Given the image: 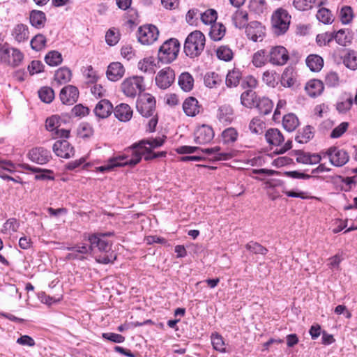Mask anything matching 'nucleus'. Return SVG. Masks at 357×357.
Segmentation results:
<instances>
[{"mask_svg":"<svg viewBox=\"0 0 357 357\" xmlns=\"http://www.w3.org/2000/svg\"><path fill=\"white\" fill-rule=\"evenodd\" d=\"M331 163L335 167H342L349 160V153L344 149L331 146L325 153Z\"/></svg>","mask_w":357,"mask_h":357,"instance_id":"obj_11","label":"nucleus"},{"mask_svg":"<svg viewBox=\"0 0 357 357\" xmlns=\"http://www.w3.org/2000/svg\"><path fill=\"white\" fill-rule=\"evenodd\" d=\"M316 16L317 20L324 24H331L333 21L331 11L325 8H319Z\"/></svg>","mask_w":357,"mask_h":357,"instance_id":"obj_54","label":"nucleus"},{"mask_svg":"<svg viewBox=\"0 0 357 357\" xmlns=\"http://www.w3.org/2000/svg\"><path fill=\"white\" fill-rule=\"evenodd\" d=\"M205 36L199 31L190 33L184 43V52L188 56L194 58L203 52L205 47Z\"/></svg>","mask_w":357,"mask_h":357,"instance_id":"obj_3","label":"nucleus"},{"mask_svg":"<svg viewBox=\"0 0 357 357\" xmlns=\"http://www.w3.org/2000/svg\"><path fill=\"white\" fill-rule=\"evenodd\" d=\"M46 38L43 34H37L31 40V47L36 51H40L46 45Z\"/></svg>","mask_w":357,"mask_h":357,"instance_id":"obj_51","label":"nucleus"},{"mask_svg":"<svg viewBox=\"0 0 357 357\" xmlns=\"http://www.w3.org/2000/svg\"><path fill=\"white\" fill-rule=\"evenodd\" d=\"M267 58L265 50H261L254 54L252 62L255 67L260 68L266 64Z\"/></svg>","mask_w":357,"mask_h":357,"instance_id":"obj_55","label":"nucleus"},{"mask_svg":"<svg viewBox=\"0 0 357 357\" xmlns=\"http://www.w3.org/2000/svg\"><path fill=\"white\" fill-rule=\"evenodd\" d=\"M294 6L298 10L305 11L319 6L320 2H316V0H294Z\"/></svg>","mask_w":357,"mask_h":357,"instance_id":"obj_42","label":"nucleus"},{"mask_svg":"<svg viewBox=\"0 0 357 357\" xmlns=\"http://www.w3.org/2000/svg\"><path fill=\"white\" fill-rule=\"evenodd\" d=\"M115 116L121 121L126 122L132 116V110L128 104L121 103L116 107L114 110Z\"/></svg>","mask_w":357,"mask_h":357,"instance_id":"obj_27","label":"nucleus"},{"mask_svg":"<svg viewBox=\"0 0 357 357\" xmlns=\"http://www.w3.org/2000/svg\"><path fill=\"white\" fill-rule=\"evenodd\" d=\"M238 136V132L236 128L229 127L224 130L222 132L221 137L224 144H230L235 142Z\"/></svg>","mask_w":357,"mask_h":357,"instance_id":"obj_41","label":"nucleus"},{"mask_svg":"<svg viewBox=\"0 0 357 357\" xmlns=\"http://www.w3.org/2000/svg\"><path fill=\"white\" fill-rule=\"evenodd\" d=\"M24 59L23 53L18 49L3 45L0 47V60L9 66L17 67Z\"/></svg>","mask_w":357,"mask_h":357,"instance_id":"obj_9","label":"nucleus"},{"mask_svg":"<svg viewBox=\"0 0 357 357\" xmlns=\"http://www.w3.org/2000/svg\"><path fill=\"white\" fill-rule=\"evenodd\" d=\"M112 233L92 234L88 236V241L90 243L91 251L96 254V249L100 252L96 255L95 259L99 264H112L116 257L112 250V243L105 239L107 236H111Z\"/></svg>","mask_w":357,"mask_h":357,"instance_id":"obj_1","label":"nucleus"},{"mask_svg":"<svg viewBox=\"0 0 357 357\" xmlns=\"http://www.w3.org/2000/svg\"><path fill=\"white\" fill-rule=\"evenodd\" d=\"M12 36L17 43L26 41L29 37L28 26L23 24H18L12 30Z\"/></svg>","mask_w":357,"mask_h":357,"instance_id":"obj_26","label":"nucleus"},{"mask_svg":"<svg viewBox=\"0 0 357 357\" xmlns=\"http://www.w3.org/2000/svg\"><path fill=\"white\" fill-rule=\"evenodd\" d=\"M199 150L206 153V155H213V158L216 160H227L235 155L234 152L231 151H221L220 146L200 149L197 146H181L176 149V151L178 154L192 153L197 152Z\"/></svg>","mask_w":357,"mask_h":357,"instance_id":"obj_4","label":"nucleus"},{"mask_svg":"<svg viewBox=\"0 0 357 357\" xmlns=\"http://www.w3.org/2000/svg\"><path fill=\"white\" fill-rule=\"evenodd\" d=\"M126 165L135 166L131 163V158L128 153L110 158L107 164L96 167V171L100 172H109L115 167Z\"/></svg>","mask_w":357,"mask_h":357,"instance_id":"obj_15","label":"nucleus"},{"mask_svg":"<svg viewBox=\"0 0 357 357\" xmlns=\"http://www.w3.org/2000/svg\"><path fill=\"white\" fill-rule=\"evenodd\" d=\"M155 98L150 93L141 94L137 100V110L144 117H150L155 113Z\"/></svg>","mask_w":357,"mask_h":357,"instance_id":"obj_10","label":"nucleus"},{"mask_svg":"<svg viewBox=\"0 0 357 357\" xmlns=\"http://www.w3.org/2000/svg\"><path fill=\"white\" fill-rule=\"evenodd\" d=\"M79 135L82 138L90 137L93 135V128L88 123H82L79 128Z\"/></svg>","mask_w":357,"mask_h":357,"instance_id":"obj_62","label":"nucleus"},{"mask_svg":"<svg viewBox=\"0 0 357 357\" xmlns=\"http://www.w3.org/2000/svg\"><path fill=\"white\" fill-rule=\"evenodd\" d=\"M28 155L31 161L39 165L46 164L52 158L50 152L43 147L32 149Z\"/></svg>","mask_w":357,"mask_h":357,"instance_id":"obj_20","label":"nucleus"},{"mask_svg":"<svg viewBox=\"0 0 357 357\" xmlns=\"http://www.w3.org/2000/svg\"><path fill=\"white\" fill-rule=\"evenodd\" d=\"M201 20L205 24L214 23L218 17L217 12L213 9H208L203 13H199Z\"/></svg>","mask_w":357,"mask_h":357,"instance_id":"obj_57","label":"nucleus"},{"mask_svg":"<svg viewBox=\"0 0 357 357\" xmlns=\"http://www.w3.org/2000/svg\"><path fill=\"white\" fill-rule=\"evenodd\" d=\"M242 78V74L239 69L234 68L229 70L227 75L225 83L228 87H236L238 85Z\"/></svg>","mask_w":357,"mask_h":357,"instance_id":"obj_35","label":"nucleus"},{"mask_svg":"<svg viewBox=\"0 0 357 357\" xmlns=\"http://www.w3.org/2000/svg\"><path fill=\"white\" fill-rule=\"evenodd\" d=\"M340 17L343 24L350 23L354 17L352 8L347 6H343L340 10Z\"/></svg>","mask_w":357,"mask_h":357,"instance_id":"obj_58","label":"nucleus"},{"mask_svg":"<svg viewBox=\"0 0 357 357\" xmlns=\"http://www.w3.org/2000/svg\"><path fill=\"white\" fill-rule=\"evenodd\" d=\"M216 55L220 60L229 61L233 59V52L227 46H220L216 50Z\"/></svg>","mask_w":357,"mask_h":357,"instance_id":"obj_53","label":"nucleus"},{"mask_svg":"<svg viewBox=\"0 0 357 357\" xmlns=\"http://www.w3.org/2000/svg\"><path fill=\"white\" fill-rule=\"evenodd\" d=\"M299 125V121L298 117L292 113H289L283 116L282 126L283 128L288 132H292Z\"/></svg>","mask_w":357,"mask_h":357,"instance_id":"obj_34","label":"nucleus"},{"mask_svg":"<svg viewBox=\"0 0 357 357\" xmlns=\"http://www.w3.org/2000/svg\"><path fill=\"white\" fill-rule=\"evenodd\" d=\"M83 74L89 83H95L98 80V76L97 73L93 70L91 66L86 67L83 71Z\"/></svg>","mask_w":357,"mask_h":357,"instance_id":"obj_61","label":"nucleus"},{"mask_svg":"<svg viewBox=\"0 0 357 357\" xmlns=\"http://www.w3.org/2000/svg\"><path fill=\"white\" fill-rule=\"evenodd\" d=\"M306 64L312 71L318 72L324 66V60L319 55L310 54L306 59Z\"/></svg>","mask_w":357,"mask_h":357,"instance_id":"obj_36","label":"nucleus"},{"mask_svg":"<svg viewBox=\"0 0 357 357\" xmlns=\"http://www.w3.org/2000/svg\"><path fill=\"white\" fill-rule=\"evenodd\" d=\"M245 248L255 255H265L268 252V250L265 247L255 241H250L248 243L245 245Z\"/></svg>","mask_w":357,"mask_h":357,"instance_id":"obj_52","label":"nucleus"},{"mask_svg":"<svg viewBox=\"0 0 357 357\" xmlns=\"http://www.w3.org/2000/svg\"><path fill=\"white\" fill-rule=\"evenodd\" d=\"M226 28L221 23H215L211 27L209 36L214 41L220 40L225 35Z\"/></svg>","mask_w":357,"mask_h":357,"instance_id":"obj_39","label":"nucleus"},{"mask_svg":"<svg viewBox=\"0 0 357 357\" xmlns=\"http://www.w3.org/2000/svg\"><path fill=\"white\" fill-rule=\"evenodd\" d=\"M211 340L215 350L221 353L227 352L223 337L220 334L218 333H212Z\"/></svg>","mask_w":357,"mask_h":357,"instance_id":"obj_43","label":"nucleus"},{"mask_svg":"<svg viewBox=\"0 0 357 357\" xmlns=\"http://www.w3.org/2000/svg\"><path fill=\"white\" fill-rule=\"evenodd\" d=\"M352 104V98L349 97L345 100L337 102L336 104V109L340 113H346L350 109Z\"/></svg>","mask_w":357,"mask_h":357,"instance_id":"obj_60","label":"nucleus"},{"mask_svg":"<svg viewBox=\"0 0 357 357\" xmlns=\"http://www.w3.org/2000/svg\"><path fill=\"white\" fill-rule=\"evenodd\" d=\"M179 50L178 40L176 38H170L160 47L158 59L162 63H170L176 59Z\"/></svg>","mask_w":357,"mask_h":357,"instance_id":"obj_5","label":"nucleus"},{"mask_svg":"<svg viewBox=\"0 0 357 357\" xmlns=\"http://www.w3.org/2000/svg\"><path fill=\"white\" fill-rule=\"evenodd\" d=\"M120 35L119 31L115 29H110L105 35L106 43L110 45H115L119 40Z\"/></svg>","mask_w":357,"mask_h":357,"instance_id":"obj_59","label":"nucleus"},{"mask_svg":"<svg viewBox=\"0 0 357 357\" xmlns=\"http://www.w3.org/2000/svg\"><path fill=\"white\" fill-rule=\"evenodd\" d=\"M324 84L319 79H311L307 82L305 90L309 96L315 98L321 94L324 91Z\"/></svg>","mask_w":357,"mask_h":357,"instance_id":"obj_25","label":"nucleus"},{"mask_svg":"<svg viewBox=\"0 0 357 357\" xmlns=\"http://www.w3.org/2000/svg\"><path fill=\"white\" fill-rule=\"evenodd\" d=\"M175 80L174 70L170 67L161 69L156 75V85L161 89H168Z\"/></svg>","mask_w":357,"mask_h":357,"instance_id":"obj_14","label":"nucleus"},{"mask_svg":"<svg viewBox=\"0 0 357 357\" xmlns=\"http://www.w3.org/2000/svg\"><path fill=\"white\" fill-rule=\"evenodd\" d=\"M344 64L349 69L355 70L357 69V53L355 51H349L344 56Z\"/></svg>","mask_w":357,"mask_h":357,"instance_id":"obj_48","label":"nucleus"},{"mask_svg":"<svg viewBox=\"0 0 357 357\" xmlns=\"http://www.w3.org/2000/svg\"><path fill=\"white\" fill-rule=\"evenodd\" d=\"M113 111L112 103L106 99H102L96 105L94 112L95 114L101 119L108 117Z\"/></svg>","mask_w":357,"mask_h":357,"instance_id":"obj_23","label":"nucleus"},{"mask_svg":"<svg viewBox=\"0 0 357 357\" xmlns=\"http://www.w3.org/2000/svg\"><path fill=\"white\" fill-rule=\"evenodd\" d=\"M144 82V77L141 76L128 77L121 83V90L127 97L135 98L145 89Z\"/></svg>","mask_w":357,"mask_h":357,"instance_id":"obj_6","label":"nucleus"},{"mask_svg":"<svg viewBox=\"0 0 357 357\" xmlns=\"http://www.w3.org/2000/svg\"><path fill=\"white\" fill-rule=\"evenodd\" d=\"M45 15L40 10H32L30 13V22L36 28H41L45 22Z\"/></svg>","mask_w":357,"mask_h":357,"instance_id":"obj_40","label":"nucleus"},{"mask_svg":"<svg viewBox=\"0 0 357 357\" xmlns=\"http://www.w3.org/2000/svg\"><path fill=\"white\" fill-rule=\"evenodd\" d=\"M72 78L71 70L66 67L59 68L54 74V82L58 85H62L68 83Z\"/></svg>","mask_w":357,"mask_h":357,"instance_id":"obj_29","label":"nucleus"},{"mask_svg":"<svg viewBox=\"0 0 357 357\" xmlns=\"http://www.w3.org/2000/svg\"><path fill=\"white\" fill-rule=\"evenodd\" d=\"M214 137L213 128L207 125L199 127L195 133V141L199 144H205L210 142Z\"/></svg>","mask_w":357,"mask_h":357,"instance_id":"obj_19","label":"nucleus"},{"mask_svg":"<svg viewBox=\"0 0 357 357\" xmlns=\"http://www.w3.org/2000/svg\"><path fill=\"white\" fill-rule=\"evenodd\" d=\"M20 227L19 221L14 218L8 219L3 225L1 232L6 234H11L16 232Z\"/></svg>","mask_w":357,"mask_h":357,"instance_id":"obj_45","label":"nucleus"},{"mask_svg":"<svg viewBox=\"0 0 357 357\" xmlns=\"http://www.w3.org/2000/svg\"><path fill=\"white\" fill-rule=\"evenodd\" d=\"M159 31L152 24L140 26L138 30V40L143 45H151L158 38Z\"/></svg>","mask_w":357,"mask_h":357,"instance_id":"obj_12","label":"nucleus"},{"mask_svg":"<svg viewBox=\"0 0 357 357\" xmlns=\"http://www.w3.org/2000/svg\"><path fill=\"white\" fill-rule=\"evenodd\" d=\"M125 73V68L120 62L111 63L107 67V77L112 81L116 82L120 79Z\"/></svg>","mask_w":357,"mask_h":357,"instance_id":"obj_22","label":"nucleus"},{"mask_svg":"<svg viewBox=\"0 0 357 357\" xmlns=\"http://www.w3.org/2000/svg\"><path fill=\"white\" fill-rule=\"evenodd\" d=\"M155 59L152 56L145 57L137 63V68L142 72L153 74L155 73Z\"/></svg>","mask_w":357,"mask_h":357,"instance_id":"obj_33","label":"nucleus"},{"mask_svg":"<svg viewBox=\"0 0 357 357\" xmlns=\"http://www.w3.org/2000/svg\"><path fill=\"white\" fill-rule=\"evenodd\" d=\"M44 65L38 60H34L28 66V70L31 75L40 73L43 71Z\"/></svg>","mask_w":357,"mask_h":357,"instance_id":"obj_63","label":"nucleus"},{"mask_svg":"<svg viewBox=\"0 0 357 357\" xmlns=\"http://www.w3.org/2000/svg\"><path fill=\"white\" fill-rule=\"evenodd\" d=\"M265 137L269 144L280 146L278 151V153L282 154L291 149L292 141L291 139L287 140L284 145L282 146V143L284 142V137L280 130L277 128L268 129L266 132Z\"/></svg>","mask_w":357,"mask_h":357,"instance_id":"obj_8","label":"nucleus"},{"mask_svg":"<svg viewBox=\"0 0 357 357\" xmlns=\"http://www.w3.org/2000/svg\"><path fill=\"white\" fill-rule=\"evenodd\" d=\"M250 8L257 14L263 13L266 9L264 0H253L251 1Z\"/></svg>","mask_w":357,"mask_h":357,"instance_id":"obj_64","label":"nucleus"},{"mask_svg":"<svg viewBox=\"0 0 357 357\" xmlns=\"http://www.w3.org/2000/svg\"><path fill=\"white\" fill-rule=\"evenodd\" d=\"M248 128L251 133L259 135L264 132L266 128V124L263 120L256 116L252 118L250 121Z\"/></svg>","mask_w":357,"mask_h":357,"instance_id":"obj_38","label":"nucleus"},{"mask_svg":"<svg viewBox=\"0 0 357 357\" xmlns=\"http://www.w3.org/2000/svg\"><path fill=\"white\" fill-rule=\"evenodd\" d=\"M314 136L313 128L310 126H307L303 128L302 132H300L296 137V140L301 144H305L309 142Z\"/></svg>","mask_w":357,"mask_h":357,"instance_id":"obj_47","label":"nucleus"},{"mask_svg":"<svg viewBox=\"0 0 357 357\" xmlns=\"http://www.w3.org/2000/svg\"><path fill=\"white\" fill-rule=\"evenodd\" d=\"M79 94L76 86L67 85L61 90L59 97L63 104L72 105L77 101Z\"/></svg>","mask_w":357,"mask_h":357,"instance_id":"obj_16","label":"nucleus"},{"mask_svg":"<svg viewBox=\"0 0 357 357\" xmlns=\"http://www.w3.org/2000/svg\"><path fill=\"white\" fill-rule=\"evenodd\" d=\"M165 139V137L162 136L149 139H143L138 143L134 144L127 151V153L130 155L131 158V163L135 165L140 162L142 154L144 153L142 149H147L148 150L152 151L154 149L160 147L163 145Z\"/></svg>","mask_w":357,"mask_h":357,"instance_id":"obj_2","label":"nucleus"},{"mask_svg":"<svg viewBox=\"0 0 357 357\" xmlns=\"http://www.w3.org/2000/svg\"><path fill=\"white\" fill-rule=\"evenodd\" d=\"M61 118L56 115H54L52 116L51 117L47 118L45 122V127L47 130L54 133L58 128L61 127Z\"/></svg>","mask_w":357,"mask_h":357,"instance_id":"obj_56","label":"nucleus"},{"mask_svg":"<svg viewBox=\"0 0 357 357\" xmlns=\"http://www.w3.org/2000/svg\"><path fill=\"white\" fill-rule=\"evenodd\" d=\"M38 96L43 102L50 103L54 98V92L49 86H43L38 91Z\"/></svg>","mask_w":357,"mask_h":357,"instance_id":"obj_50","label":"nucleus"},{"mask_svg":"<svg viewBox=\"0 0 357 357\" xmlns=\"http://www.w3.org/2000/svg\"><path fill=\"white\" fill-rule=\"evenodd\" d=\"M52 149L58 157L63 158H70L75 154L74 148L66 140L56 141L54 144Z\"/></svg>","mask_w":357,"mask_h":357,"instance_id":"obj_17","label":"nucleus"},{"mask_svg":"<svg viewBox=\"0 0 357 357\" xmlns=\"http://www.w3.org/2000/svg\"><path fill=\"white\" fill-rule=\"evenodd\" d=\"M257 101V94L252 89L246 90L241 95V103L247 108H252Z\"/></svg>","mask_w":357,"mask_h":357,"instance_id":"obj_31","label":"nucleus"},{"mask_svg":"<svg viewBox=\"0 0 357 357\" xmlns=\"http://www.w3.org/2000/svg\"><path fill=\"white\" fill-rule=\"evenodd\" d=\"M271 21L275 33L281 35L289 29L291 16L286 10L280 8L273 13Z\"/></svg>","mask_w":357,"mask_h":357,"instance_id":"obj_7","label":"nucleus"},{"mask_svg":"<svg viewBox=\"0 0 357 357\" xmlns=\"http://www.w3.org/2000/svg\"><path fill=\"white\" fill-rule=\"evenodd\" d=\"M217 118L222 123H230L234 119V110L229 105H222L219 107Z\"/></svg>","mask_w":357,"mask_h":357,"instance_id":"obj_28","label":"nucleus"},{"mask_svg":"<svg viewBox=\"0 0 357 357\" xmlns=\"http://www.w3.org/2000/svg\"><path fill=\"white\" fill-rule=\"evenodd\" d=\"M234 25L238 29L245 27L248 24V15L246 11L238 10L232 15Z\"/></svg>","mask_w":357,"mask_h":357,"instance_id":"obj_32","label":"nucleus"},{"mask_svg":"<svg viewBox=\"0 0 357 357\" xmlns=\"http://www.w3.org/2000/svg\"><path fill=\"white\" fill-rule=\"evenodd\" d=\"M204 81L207 87L213 88L220 84L222 82V79L218 73L208 72L205 75Z\"/></svg>","mask_w":357,"mask_h":357,"instance_id":"obj_46","label":"nucleus"},{"mask_svg":"<svg viewBox=\"0 0 357 357\" xmlns=\"http://www.w3.org/2000/svg\"><path fill=\"white\" fill-rule=\"evenodd\" d=\"M255 106L258 109L259 113L264 115H267L272 111L273 103L269 98L262 97L257 100Z\"/></svg>","mask_w":357,"mask_h":357,"instance_id":"obj_37","label":"nucleus"},{"mask_svg":"<svg viewBox=\"0 0 357 357\" xmlns=\"http://www.w3.org/2000/svg\"><path fill=\"white\" fill-rule=\"evenodd\" d=\"M26 168L33 172L38 173L35 176L36 180H54L53 176L47 174V173H52L51 170L42 169L38 167H31L30 165H27Z\"/></svg>","mask_w":357,"mask_h":357,"instance_id":"obj_49","label":"nucleus"},{"mask_svg":"<svg viewBox=\"0 0 357 357\" xmlns=\"http://www.w3.org/2000/svg\"><path fill=\"white\" fill-rule=\"evenodd\" d=\"M178 83L183 91L189 92L194 86V78L189 73L184 72L179 75Z\"/></svg>","mask_w":357,"mask_h":357,"instance_id":"obj_30","label":"nucleus"},{"mask_svg":"<svg viewBox=\"0 0 357 357\" xmlns=\"http://www.w3.org/2000/svg\"><path fill=\"white\" fill-rule=\"evenodd\" d=\"M267 56L268 61L274 66H283L289 59V52L283 46L272 47Z\"/></svg>","mask_w":357,"mask_h":357,"instance_id":"obj_13","label":"nucleus"},{"mask_svg":"<svg viewBox=\"0 0 357 357\" xmlns=\"http://www.w3.org/2000/svg\"><path fill=\"white\" fill-rule=\"evenodd\" d=\"M46 63L50 66H56L61 63L63 59L61 54L58 51H50L45 56Z\"/></svg>","mask_w":357,"mask_h":357,"instance_id":"obj_44","label":"nucleus"},{"mask_svg":"<svg viewBox=\"0 0 357 357\" xmlns=\"http://www.w3.org/2000/svg\"><path fill=\"white\" fill-rule=\"evenodd\" d=\"M245 33L248 38L252 41H261L264 36V27L260 22L253 21L245 26Z\"/></svg>","mask_w":357,"mask_h":357,"instance_id":"obj_18","label":"nucleus"},{"mask_svg":"<svg viewBox=\"0 0 357 357\" xmlns=\"http://www.w3.org/2000/svg\"><path fill=\"white\" fill-rule=\"evenodd\" d=\"M183 109L188 116H195L202 109V106L195 97L187 98L183 103Z\"/></svg>","mask_w":357,"mask_h":357,"instance_id":"obj_21","label":"nucleus"},{"mask_svg":"<svg viewBox=\"0 0 357 357\" xmlns=\"http://www.w3.org/2000/svg\"><path fill=\"white\" fill-rule=\"evenodd\" d=\"M296 160L298 163L306 165H314L321 161V156L318 154H310L303 152L302 151H296Z\"/></svg>","mask_w":357,"mask_h":357,"instance_id":"obj_24","label":"nucleus"}]
</instances>
